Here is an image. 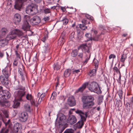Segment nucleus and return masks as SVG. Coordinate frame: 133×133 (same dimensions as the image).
<instances>
[{"mask_svg": "<svg viewBox=\"0 0 133 133\" xmlns=\"http://www.w3.org/2000/svg\"><path fill=\"white\" fill-rule=\"evenodd\" d=\"M113 71L114 72H115L117 73H120V71L118 69L117 67L115 66L113 68Z\"/></svg>", "mask_w": 133, "mask_h": 133, "instance_id": "45", "label": "nucleus"}, {"mask_svg": "<svg viewBox=\"0 0 133 133\" xmlns=\"http://www.w3.org/2000/svg\"><path fill=\"white\" fill-rule=\"evenodd\" d=\"M82 22L84 24H88L89 23V22L85 20V19H83L82 21Z\"/></svg>", "mask_w": 133, "mask_h": 133, "instance_id": "51", "label": "nucleus"}, {"mask_svg": "<svg viewBox=\"0 0 133 133\" xmlns=\"http://www.w3.org/2000/svg\"><path fill=\"white\" fill-rule=\"evenodd\" d=\"M71 73V70L70 69H67L65 70L64 73V75L65 77L69 76Z\"/></svg>", "mask_w": 133, "mask_h": 133, "instance_id": "30", "label": "nucleus"}, {"mask_svg": "<svg viewBox=\"0 0 133 133\" xmlns=\"http://www.w3.org/2000/svg\"><path fill=\"white\" fill-rule=\"evenodd\" d=\"M17 83L18 85H15L14 87V89L16 91L14 92V96L16 100L20 101H23L26 94L25 88L19 85L18 81Z\"/></svg>", "mask_w": 133, "mask_h": 133, "instance_id": "1", "label": "nucleus"}, {"mask_svg": "<svg viewBox=\"0 0 133 133\" xmlns=\"http://www.w3.org/2000/svg\"><path fill=\"white\" fill-rule=\"evenodd\" d=\"M18 62V60L17 59H15L14 61L13 64L15 66H17V65Z\"/></svg>", "mask_w": 133, "mask_h": 133, "instance_id": "55", "label": "nucleus"}, {"mask_svg": "<svg viewBox=\"0 0 133 133\" xmlns=\"http://www.w3.org/2000/svg\"><path fill=\"white\" fill-rule=\"evenodd\" d=\"M48 36L47 35H44L43 37L42 38V40L43 42H44L48 38Z\"/></svg>", "mask_w": 133, "mask_h": 133, "instance_id": "46", "label": "nucleus"}, {"mask_svg": "<svg viewBox=\"0 0 133 133\" xmlns=\"http://www.w3.org/2000/svg\"><path fill=\"white\" fill-rule=\"evenodd\" d=\"M43 12L46 14L50 13L51 12V9L50 8H45L43 9Z\"/></svg>", "mask_w": 133, "mask_h": 133, "instance_id": "32", "label": "nucleus"}, {"mask_svg": "<svg viewBox=\"0 0 133 133\" xmlns=\"http://www.w3.org/2000/svg\"><path fill=\"white\" fill-rule=\"evenodd\" d=\"M50 48L47 44H45L43 48L42 52L44 53L48 52Z\"/></svg>", "mask_w": 133, "mask_h": 133, "instance_id": "26", "label": "nucleus"}, {"mask_svg": "<svg viewBox=\"0 0 133 133\" xmlns=\"http://www.w3.org/2000/svg\"><path fill=\"white\" fill-rule=\"evenodd\" d=\"M16 56L17 58H21L18 52V51H15Z\"/></svg>", "mask_w": 133, "mask_h": 133, "instance_id": "54", "label": "nucleus"}, {"mask_svg": "<svg viewBox=\"0 0 133 133\" xmlns=\"http://www.w3.org/2000/svg\"><path fill=\"white\" fill-rule=\"evenodd\" d=\"M26 0H16L14 5V8L15 9L19 10L21 8L23 2L25 1Z\"/></svg>", "mask_w": 133, "mask_h": 133, "instance_id": "13", "label": "nucleus"}, {"mask_svg": "<svg viewBox=\"0 0 133 133\" xmlns=\"http://www.w3.org/2000/svg\"><path fill=\"white\" fill-rule=\"evenodd\" d=\"M8 77H6L3 75H1L0 77V81L1 83L3 85H6L7 83Z\"/></svg>", "mask_w": 133, "mask_h": 133, "instance_id": "18", "label": "nucleus"}, {"mask_svg": "<svg viewBox=\"0 0 133 133\" xmlns=\"http://www.w3.org/2000/svg\"><path fill=\"white\" fill-rule=\"evenodd\" d=\"M11 96L10 92L7 90L2 91L0 94V104L2 107H6L8 106V102L6 100L7 99L9 98Z\"/></svg>", "mask_w": 133, "mask_h": 133, "instance_id": "2", "label": "nucleus"}, {"mask_svg": "<svg viewBox=\"0 0 133 133\" xmlns=\"http://www.w3.org/2000/svg\"><path fill=\"white\" fill-rule=\"evenodd\" d=\"M118 94L120 98L122 99L123 98L122 95L123 94V92L122 90L121 89L119 90L118 91Z\"/></svg>", "mask_w": 133, "mask_h": 133, "instance_id": "37", "label": "nucleus"}, {"mask_svg": "<svg viewBox=\"0 0 133 133\" xmlns=\"http://www.w3.org/2000/svg\"><path fill=\"white\" fill-rule=\"evenodd\" d=\"M12 1L11 0H8L7 2V5H11L12 3Z\"/></svg>", "mask_w": 133, "mask_h": 133, "instance_id": "60", "label": "nucleus"}, {"mask_svg": "<svg viewBox=\"0 0 133 133\" xmlns=\"http://www.w3.org/2000/svg\"><path fill=\"white\" fill-rule=\"evenodd\" d=\"M11 69L9 66H8L4 69L2 71V73L4 76L6 77H8L10 75Z\"/></svg>", "mask_w": 133, "mask_h": 133, "instance_id": "11", "label": "nucleus"}, {"mask_svg": "<svg viewBox=\"0 0 133 133\" xmlns=\"http://www.w3.org/2000/svg\"><path fill=\"white\" fill-rule=\"evenodd\" d=\"M25 95L26 98V99L29 101L32 99L34 98L33 97L31 94L29 93L27 94H26Z\"/></svg>", "mask_w": 133, "mask_h": 133, "instance_id": "31", "label": "nucleus"}, {"mask_svg": "<svg viewBox=\"0 0 133 133\" xmlns=\"http://www.w3.org/2000/svg\"><path fill=\"white\" fill-rule=\"evenodd\" d=\"M119 76L118 78V79L119 80V81L118 82V83H121V73H119Z\"/></svg>", "mask_w": 133, "mask_h": 133, "instance_id": "63", "label": "nucleus"}, {"mask_svg": "<svg viewBox=\"0 0 133 133\" xmlns=\"http://www.w3.org/2000/svg\"><path fill=\"white\" fill-rule=\"evenodd\" d=\"M76 113L78 114L81 117V121H78L76 124L78 128H81L83 125V122L86 121V118L87 116V113H84L81 110H77L75 111Z\"/></svg>", "mask_w": 133, "mask_h": 133, "instance_id": "5", "label": "nucleus"}, {"mask_svg": "<svg viewBox=\"0 0 133 133\" xmlns=\"http://www.w3.org/2000/svg\"><path fill=\"white\" fill-rule=\"evenodd\" d=\"M88 88L90 91L98 94H101V91L98 83L95 81H92L89 83L87 86Z\"/></svg>", "mask_w": 133, "mask_h": 133, "instance_id": "4", "label": "nucleus"}, {"mask_svg": "<svg viewBox=\"0 0 133 133\" xmlns=\"http://www.w3.org/2000/svg\"><path fill=\"white\" fill-rule=\"evenodd\" d=\"M40 22V19L38 16H34L30 20V23L32 25H37Z\"/></svg>", "mask_w": 133, "mask_h": 133, "instance_id": "9", "label": "nucleus"}, {"mask_svg": "<svg viewBox=\"0 0 133 133\" xmlns=\"http://www.w3.org/2000/svg\"><path fill=\"white\" fill-rule=\"evenodd\" d=\"M29 28L30 26L28 22L26 21H24L22 29L25 31H26L29 29Z\"/></svg>", "mask_w": 133, "mask_h": 133, "instance_id": "17", "label": "nucleus"}, {"mask_svg": "<svg viewBox=\"0 0 133 133\" xmlns=\"http://www.w3.org/2000/svg\"><path fill=\"white\" fill-rule=\"evenodd\" d=\"M8 31L5 28H3L0 32V38L2 37L6 34L8 32Z\"/></svg>", "mask_w": 133, "mask_h": 133, "instance_id": "22", "label": "nucleus"}, {"mask_svg": "<svg viewBox=\"0 0 133 133\" xmlns=\"http://www.w3.org/2000/svg\"><path fill=\"white\" fill-rule=\"evenodd\" d=\"M57 96V93L56 92H54L51 94V98L55 99Z\"/></svg>", "mask_w": 133, "mask_h": 133, "instance_id": "42", "label": "nucleus"}, {"mask_svg": "<svg viewBox=\"0 0 133 133\" xmlns=\"http://www.w3.org/2000/svg\"><path fill=\"white\" fill-rule=\"evenodd\" d=\"M18 72L20 75V80L22 84H25V78L26 76L25 72L24 70L19 69Z\"/></svg>", "mask_w": 133, "mask_h": 133, "instance_id": "8", "label": "nucleus"}, {"mask_svg": "<svg viewBox=\"0 0 133 133\" xmlns=\"http://www.w3.org/2000/svg\"><path fill=\"white\" fill-rule=\"evenodd\" d=\"M14 19L16 23H19L21 20V17L20 15L18 14H15L14 16Z\"/></svg>", "mask_w": 133, "mask_h": 133, "instance_id": "20", "label": "nucleus"}, {"mask_svg": "<svg viewBox=\"0 0 133 133\" xmlns=\"http://www.w3.org/2000/svg\"><path fill=\"white\" fill-rule=\"evenodd\" d=\"M103 99V96H99L98 98V100L99 102H102Z\"/></svg>", "mask_w": 133, "mask_h": 133, "instance_id": "52", "label": "nucleus"}, {"mask_svg": "<svg viewBox=\"0 0 133 133\" xmlns=\"http://www.w3.org/2000/svg\"><path fill=\"white\" fill-rule=\"evenodd\" d=\"M3 121L6 127L8 126V127H10L11 124V122L10 119H9L8 121L6 122H4Z\"/></svg>", "mask_w": 133, "mask_h": 133, "instance_id": "43", "label": "nucleus"}, {"mask_svg": "<svg viewBox=\"0 0 133 133\" xmlns=\"http://www.w3.org/2000/svg\"><path fill=\"white\" fill-rule=\"evenodd\" d=\"M19 46V45L18 44L16 46V48L15 49H14L15 51H18V48Z\"/></svg>", "mask_w": 133, "mask_h": 133, "instance_id": "59", "label": "nucleus"}, {"mask_svg": "<svg viewBox=\"0 0 133 133\" xmlns=\"http://www.w3.org/2000/svg\"><path fill=\"white\" fill-rule=\"evenodd\" d=\"M9 130L8 129L3 128L0 131V133H8Z\"/></svg>", "mask_w": 133, "mask_h": 133, "instance_id": "41", "label": "nucleus"}, {"mask_svg": "<svg viewBox=\"0 0 133 133\" xmlns=\"http://www.w3.org/2000/svg\"><path fill=\"white\" fill-rule=\"evenodd\" d=\"M78 51L77 50H74L72 51L71 55L73 57H76L77 55Z\"/></svg>", "mask_w": 133, "mask_h": 133, "instance_id": "34", "label": "nucleus"}, {"mask_svg": "<svg viewBox=\"0 0 133 133\" xmlns=\"http://www.w3.org/2000/svg\"><path fill=\"white\" fill-rule=\"evenodd\" d=\"M83 33L82 32H79L78 33L77 37L79 39H81L82 37Z\"/></svg>", "mask_w": 133, "mask_h": 133, "instance_id": "47", "label": "nucleus"}, {"mask_svg": "<svg viewBox=\"0 0 133 133\" xmlns=\"http://www.w3.org/2000/svg\"><path fill=\"white\" fill-rule=\"evenodd\" d=\"M126 108L127 110H130V105L128 103H127L125 104Z\"/></svg>", "mask_w": 133, "mask_h": 133, "instance_id": "50", "label": "nucleus"}, {"mask_svg": "<svg viewBox=\"0 0 133 133\" xmlns=\"http://www.w3.org/2000/svg\"><path fill=\"white\" fill-rule=\"evenodd\" d=\"M78 56L82 58L83 57V55L82 52H81L78 54Z\"/></svg>", "mask_w": 133, "mask_h": 133, "instance_id": "58", "label": "nucleus"}, {"mask_svg": "<svg viewBox=\"0 0 133 133\" xmlns=\"http://www.w3.org/2000/svg\"><path fill=\"white\" fill-rule=\"evenodd\" d=\"M93 62L95 64V66H97L98 65L99 62L96 59H94L93 61Z\"/></svg>", "mask_w": 133, "mask_h": 133, "instance_id": "53", "label": "nucleus"}, {"mask_svg": "<svg viewBox=\"0 0 133 133\" xmlns=\"http://www.w3.org/2000/svg\"><path fill=\"white\" fill-rule=\"evenodd\" d=\"M61 122H64L66 120V117L63 114H59L57 116Z\"/></svg>", "mask_w": 133, "mask_h": 133, "instance_id": "21", "label": "nucleus"}, {"mask_svg": "<svg viewBox=\"0 0 133 133\" xmlns=\"http://www.w3.org/2000/svg\"><path fill=\"white\" fill-rule=\"evenodd\" d=\"M24 108L27 111H29L30 110V106L28 104H25L24 105Z\"/></svg>", "mask_w": 133, "mask_h": 133, "instance_id": "44", "label": "nucleus"}, {"mask_svg": "<svg viewBox=\"0 0 133 133\" xmlns=\"http://www.w3.org/2000/svg\"><path fill=\"white\" fill-rule=\"evenodd\" d=\"M88 84V82H85L79 88L78 90L76 92H82L86 88V87Z\"/></svg>", "mask_w": 133, "mask_h": 133, "instance_id": "19", "label": "nucleus"}, {"mask_svg": "<svg viewBox=\"0 0 133 133\" xmlns=\"http://www.w3.org/2000/svg\"><path fill=\"white\" fill-rule=\"evenodd\" d=\"M67 121L68 123L72 125L76 122L77 119L75 116L71 115L69 116Z\"/></svg>", "mask_w": 133, "mask_h": 133, "instance_id": "10", "label": "nucleus"}, {"mask_svg": "<svg viewBox=\"0 0 133 133\" xmlns=\"http://www.w3.org/2000/svg\"><path fill=\"white\" fill-rule=\"evenodd\" d=\"M85 36L86 37L88 38L87 39V41H88L92 40L90 34L87 33L85 34Z\"/></svg>", "mask_w": 133, "mask_h": 133, "instance_id": "39", "label": "nucleus"}, {"mask_svg": "<svg viewBox=\"0 0 133 133\" xmlns=\"http://www.w3.org/2000/svg\"><path fill=\"white\" fill-rule=\"evenodd\" d=\"M53 68L54 70H57L60 69L61 66L58 63H56L54 64L53 65Z\"/></svg>", "mask_w": 133, "mask_h": 133, "instance_id": "29", "label": "nucleus"}, {"mask_svg": "<svg viewBox=\"0 0 133 133\" xmlns=\"http://www.w3.org/2000/svg\"><path fill=\"white\" fill-rule=\"evenodd\" d=\"M79 27L81 29L83 30H85L87 29V27L85 26L84 24H80L79 25Z\"/></svg>", "mask_w": 133, "mask_h": 133, "instance_id": "36", "label": "nucleus"}, {"mask_svg": "<svg viewBox=\"0 0 133 133\" xmlns=\"http://www.w3.org/2000/svg\"><path fill=\"white\" fill-rule=\"evenodd\" d=\"M68 103L71 107L74 106L76 105V101L73 96L69 97L68 100Z\"/></svg>", "mask_w": 133, "mask_h": 133, "instance_id": "16", "label": "nucleus"}, {"mask_svg": "<svg viewBox=\"0 0 133 133\" xmlns=\"http://www.w3.org/2000/svg\"><path fill=\"white\" fill-rule=\"evenodd\" d=\"M23 33L21 31L17 29H15L10 32L7 35L6 38L9 41L15 38L17 35L19 37L23 35Z\"/></svg>", "mask_w": 133, "mask_h": 133, "instance_id": "6", "label": "nucleus"}, {"mask_svg": "<svg viewBox=\"0 0 133 133\" xmlns=\"http://www.w3.org/2000/svg\"><path fill=\"white\" fill-rule=\"evenodd\" d=\"M2 112L4 116L6 118H8L9 117V112L7 110L5 109L2 110Z\"/></svg>", "mask_w": 133, "mask_h": 133, "instance_id": "28", "label": "nucleus"}, {"mask_svg": "<svg viewBox=\"0 0 133 133\" xmlns=\"http://www.w3.org/2000/svg\"><path fill=\"white\" fill-rule=\"evenodd\" d=\"M45 95V94L43 93L42 94H41L39 92H38L37 95V100H38L37 104V106L39 104L41 103V101L42 100H43L44 98Z\"/></svg>", "mask_w": 133, "mask_h": 133, "instance_id": "15", "label": "nucleus"}, {"mask_svg": "<svg viewBox=\"0 0 133 133\" xmlns=\"http://www.w3.org/2000/svg\"><path fill=\"white\" fill-rule=\"evenodd\" d=\"M8 41L6 38L5 39H3L0 41V44L2 46H4L7 44Z\"/></svg>", "mask_w": 133, "mask_h": 133, "instance_id": "23", "label": "nucleus"}, {"mask_svg": "<svg viewBox=\"0 0 133 133\" xmlns=\"http://www.w3.org/2000/svg\"><path fill=\"white\" fill-rule=\"evenodd\" d=\"M127 58V56L126 55L123 54L122 55L121 59V62H124L125 60Z\"/></svg>", "mask_w": 133, "mask_h": 133, "instance_id": "35", "label": "nucleus"}, {"mask_svg": "<svg viewBox=\"0 0 133 133\" xmlns=\"http://www.w3.org/2000/svg\"><path fill=\"white\" fill-rule=\"evenodd\" d=\"M43 19L45 21H48L49 19V17L47 16L44 17Z\"/></svg>", "mask_w": 133, "mask_h": 133, "instance_id": "57", "label": "nucleus"}, {"mask_svg": "<svg viewBox=\"0 0 133 133\" xmlns=\"http://www.w3.org/2000/svg\"><path fill=\"white\" fill-rule=\"evenodd\" d=\"M81 47L83 50H86L87 51L85 52L86 53H87L89 54V47L88 46L87 44H83L81 46Z\"/></svg>", "mask_w": 133, "mask_h": 133, "instance_id": "25", "label": "nucleus"}, {"mask_svg": "<svg viewBox=\"0 0 133 133\" xmlns=\"http://www.w3.org/2000/svg\"><path fill=\"white\" fill-rule=\"evenodd\" d=\"M4 56V54L3 53L0 52V57L2 58Z\"/></svg>", "mask_w": 133, "mask_h": 133, "instance_id": "64", "label": "nucleus"}, {"mask_svg": "<svg viewBox=\"0 0 133 133\" xmlns=\"http://www.w3.org/2000/svg\"><path fill=\"white\" fill-rule=\"evenodd\" d=\"M96 73V70L95 69H93L92 70H90L88 74L90 77H91L95 76Z\"/></svg>", "mask_w": 133, "mask_h": 133, "instance_id": "24", "label": "nucleus"}, {"mask_svg": "<svg viewBox=\"0 0 133 133\" xmlns=\"http://www.w3.org/2000/svg\"><path fill=\"white\" fill-rule=\"evenodd\" d=\"M30 101L31 102V104L32 105H36V106H37V102H38V100H36V105L35 104L36 103H35V100L34 99V98H33L32 99L30 100Z\"/></svg>", "mask_w": 133, "mask_h": 133, "instance_id": "38", "label": "nucleus"}, {"mask_svg": "<svg viewBox=\"0 0 133 133\" xmlns=\"http://www.w3.org/2000/svg\"><path fill=\"white\" fill-rule=\"evenodd\" d=\"M116 58V56L113 54L110 55L109 57V59H111L112 58Z\"/></svg>", "mask_w": 133, "mask_h": 133, "instance_id": "56", "label": "nucleus"}, {"mask_svg": "<svg viewBox=\"0 0 133 133\" xmlns=\"http://www.w3.org/2000/svg\"><path fill=\"white\" fill-rule=\"evenodd\" d=\"M61 9L62 10V11L63 12H64L65 10V8L63 7H61Z\"/></svg>", "mask_w": 133, "mask_h": 133, "instance_id": "62", "label": "nucleus"}, {"mask_svg": "<svg viewBox=\"0 0 133 133\" xmlns=\"http://www.w3.org/2000/svg\"><path fill=\"white\" fill-rule=\"evenodd\" d=\"M63 24L66 25L68 22V20L66 18H64L62 20Z\"/></svg>", "mask_w": 133, "mask_h": 133, "instance_id": "49", "label": "nucleus"}, {"mask_svg": "<svg viewBox=\"0 0 133 133\" xmlns=\"http://www.w3.org/2000/svg\"><path fill=\"white\" fill-rule=\"evenodd\" d=\"M21 126L19 123H16L14 125V131L15 133H21Z\"/></svg>", "mask_w": 133, "mask_h": 133, "instance_id": "12", "label": "nucleus"}, {"mask_svg": "<svg viewBox=\"0 0 133 133\" xmlns=\"http://www.w3.org/2000/svg\"><path fill=\"white\" fill-rule=\"evenodd\" d=\"M20 103L18 101H15L14 102V104L13 106L14 108H17L20 105Z\"/></svg>", "mask_w": 133, "mask_h": 133, "instance_id": "33", "label": "nucleus"}, {"mask_svg": "<svg viewBox=\"0 0 133 133\" xmlns=\"http://www.w3.org/2000/svg\"><path fill=\"white\" fill-rule=\"evenodd\" d=\"M27 117V113L26 112H21L19 115V118L21 121L24 122L26 120Z\"/></svg>", "mask_w": 133, "mask_h": 133, "instance_id": "14", "label": "nucleus"}, {"mask_svg": "<svg viewBox=\"0 0 133 133\" xmlns=\"http://www.w3.org/2000/svg\"><path fill=\"white\" fill-rule=\"evenodd\" d=\"M63 133H74V131L72 129H69L66 130Z\"/></svg>", "mask_w": 133, "mask_h": 133, "instance_id": "40", "label": "nucleus"}, {"mask_svg": "<svg viewBox=\"0 0 133 133\" xmlns=\"http://www.w3.org/2000/svg\"><path fill=\"white\" fill-rule=\"evenodd\" d=\"M94 99V97L91 96L84 97L82 99L83 108L87 109L91 108L94 105L93 101Z\"/></svg>", "mask_w": 133, "mask_h": 133, "instance_id": "3", "label": "nucleus"}, {"mask_svg": "<svg viewBox=\"0 0 133 133\" xmlns=\"http://www.w3.org/2000/svg\"><path fill=\"white\" fill-rule=\"evenodd\" d=\"M37 10V6L36 5L32 4L28 5L26 8V13L29 15L35 14Z\"/></svg>", "mask_w": 133, "mask_h": 133, "instance_id": "7", "label": "nucleus"}, {"mask_svg": "<svg viewBox=\"0 0 133 133\" xmlns=\"http://www.w3.org/2000/svg\"><path fill=\"white\" fill-rule=\"evenodd\" d=\"M80 71L79 70H75L73 71V73H77L79 72Z\"/></svg>", "mask_w": 133, "mask_h": 133, "instance_id": "61", "label": "nucleus"}, {"mask_svg": "<svg viewBox=\"0 0 133 133\" xmlns=\"http://www.w3.org/2000/svg\"><path fill=\"white\" fill-rule=\"evenodd\" d=\"M65 41V39L63 37H60L58 41V44L60 45H62L64 44Z\"/></svg>", "mask_w": 133, "mask_h": 133, "instance_id": "27", "label": "nucleus"}, {"mask_svg": "<svg viewBox=\"0 0 133 133\" xmlns=\"http://www.w3.org/2000/svg\"><path fill=\"white\" fill-rule=\"evenodd\" d=\"M85 17L88 19H90L91 20H94L93 17H92L88 14L86 15Z\"/></svg>", "mask_w": 133, "mask_h": 133, "instance_id": "48", "label": "nucleus"}]
</instances>
